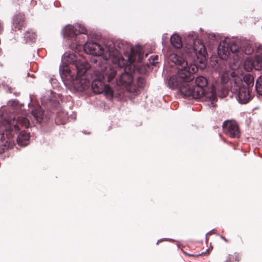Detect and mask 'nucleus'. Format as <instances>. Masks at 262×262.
Masks as SVG:
<instances>
[{"label": "nucleus", "instance_id": "f03ea898", "mask_svg": "<svg viewBox=\"0 0 262 262\" xmlns=\"http://www.w3.org/2000/svg\"><path fill=\"white\" fill-rule=\"evenodd\" d=\"M182 55L179 56L176 53H171L168 56V60L174 64L180 66L178 68V71L175 75H180V71L190 70V67L195 64H188V61H194L200 63H205L207 58L210 55L211 61L217 63L219 59L227 60L230 55V51L232 53L235 54L239 50H182Z\"/></svg>", "mask_w": 262, "mask_h": 262}, {"label": "nucleus", "instance_id": "4468645a", "mask_svg": "<svg viewBox=\"0 0 262 262\" xmlns=\"http://www.w3.org/2000/svg\"><path fill=\"white\" fill-rule=\"evenodd\" d=\"M84 74L81 76H78L76 74L75 79H73V84L74 86L79 91H83L87 89L90 85V81L87 78L84 77Z\"/></svg>", "mask_w": 262, "mask_h": 262}, {"label": "nucleus", "instance_id": "c756f323", "mask_svg": "<svg viewBox=\"0 0 262 262\" xmlns=\"http://www.w3.org/2000/svg\"><path fill=\"white\" fill-rule=\"evenodd\" d=\"M136 47L138 48V49H142V48H143L139 43L136 45Z\"/></svg>", "mask_w": 262, "mask_h": 262}, {"label": "nucleus", "instance_id": "2eb2a0df", "mask_svg": "<svg viewBox=\"0 0 262 262\" xmlns=\"http://www.w3.org/2000/svg\"><path fill=\"white\" fill-rule=\"evenodd\" d=\"M188 33H185L183 35V38L185 35ZM170 43L175 49H182L184 47L185 49H186L185 45V38H184V42H182L181 36L178 33H176L171 36L170 38Z\"/></svg>", "mask_w": 262, "mask_h": 262}, {"label": "nucleus", "instance_id": "4be33fe9", "mask_svg": "<svg viewBox=\"0 0 262 262\" xmlns=\"http://www.w3.org/2000/svg\"><path fill=\"white\" fill-rule=\"evenodd\" d=\"M144 83V79L142 77H139L137 79V86L132 84V87L130 89V92H138L139 88L143 86Z\"/></svg>", "mask_w": 262, "mask_h": 262}, {"label": "nucleus", "instance_id": "a211bd4d", "mask_svg": "<svg viewBox=\"0 0 262 262\" xmlns=\"http://www.w3.org/2000/svg\"><path fill=\"white\" fill-rule=\"evenodd\" d=\"M43 111L40 107L33 110L31 111L32 115L35 119L37 122L40 123L43 119Z\"/></svg>", "mask_w": 262, "mask_h": 262}, {"label": "nucleus", "instance_id": "72a5a7b5", "mask_svg": "<svg viewBox=\"0 0 262 262\" xmlns=\"http://www.w3.org/2000/svg\"><path fill=\"white\" fill-rule=\"evenodd\" d=\"M166 35H164L163 36V39H164L166 37Z\"/></svg>", "mask_w": 262, "mask_h": 262}, {"label": "nucleus", "instance_id": "5701e85b", "mask_svg": "<svg viewBox=\"0 0 262 262\" xmlns=\"http://www.w3.org/2000/svg\"><path fill=\"white\" fill-rule=\"evenodd\" d=\"M239 255L236 253L229 254L226 258L225 262H239Z\"/></svg>", "mask_w": 262, "mask_h": 262}, {"label": "nucleus", "instance_id": "dca6fc26", "mask_svg": "<svg viewBox=\"0 0 262 262\" xmlns=\"http://www.w3.org/2000/svg\"><path fill=\"white\" fill-rule=\"evenodd\" d=\"M18 134L16 141L18 145L20 146H26L29 143V139L30 138V134L27 133L25 131H19L16 134Z\"/></svg>", "mask_w": 262, "mask_h": 262}, {"label": "nucleus", "instance_id": "20e7f679", "mask_svg": "<svg viewBox=\"0 0 262 262\" xmlns=\"http://www.w3.org/2000/svg\"><path fill=\"white\" fill-rule=\"evenodd\" d=\"M28 128L30 123L28 117H18L13 120H4L0 123V153L5 152L14 143L13 137L20 130L19 125Z\"/></svg>", "mask_w": 262, "mask_h": 262}, {"label": "nucleus", "instance_id": "f3484780", "mask_svg": "<svg viewBox=\"0 0 262 262\" xmlns=\"http://www.w3.org/2000/svg\"><path fill=\"white\" fill-rule=\"evenodd\" d=\"M25 15L18 13L15 15L13 18V26L15 31L20 30L24 25Z\"/></svg>", "mask_w": 262, "mask_h": 262}, {"label": "nucleus", "instance_id": "2f4dec72", "mask_svg": "<svg viewBox=\"0 0 262 262\" xmlns=\"http://www.w3.org/2000/svg\"><path fill=\"white\" fill-rule=\"evenodd\" d=\"M221 238L225 242H228V240L224 237V236H221Z\"/></svg>", "mask_w": 262, "mask_h": 262}, {"label": "nucleus", "instance_id": "423d86ee", "mask_svg": "<svg viewBox=\"0 0 262 262\" xmlns=\"http://www.w3.org/2000/svg\"><path fill=\"white\" fill-rule=\"evenodd\" d=\"M116 73L117 71L114 67L108 65L106 63H103L100 66V70L95 71V77L91 84L94 93L96 94L102 93L105 85L104 81L106 79L108 82H111L115 77Z\"/></svg>", "mask_w": 262, "mask_h": 262}, {"label": "nucleus", "instance_id": "412c9836", "mask_svg": "<svg viewBox=\"0 0 262 262\" xmlns=\"http://www.w3.org/2000/svg\"><path fill=\"white\" fill-rule=\"evenodd\" d=\"M243 81L247 84V88L250 89V86L254 84V77L250 74H247L243 77Z\"/></svg>", "mask_w": 262, "mask_h": 262}, {"label": "nucleus", "instance_id": "6ab92c4d", "mask_svg": "<svg viewBox=\"0 0 262 262\" xmlns=\"http://www.w3.org/2000/svg\"><path fill=\"white\" fill-rule=\"evenodd\" d=\"M37 35L31 30L27 31L24 36L25 43L34 42L36 41Z\"/></svg>", "mask_w": 262, "mask_h": 262}, {"label": "nucleus", "instance_id": "39448f33", "mask_svg": "<svg viewBox=\"0 0 262 262\" xmlns=\"http://www.w3.org/2000/svg\"><path fill=\"white\" fill-rule=\"evenodd\" d=\"M72 50V52H66L62 57V65L60 67V73L62 77L65 75L66 77L70 76L72 77L71 71L68 67L69 63H72L75 68L76 74L78 76L85 74L87 69L83 64V62L80 61V54L82 51H84L87 54L94 55L96 59H98L97 55H98V50ZM95 58H94V59Z\"/></svg>", "mask_w": 262, "mask_h": 262}, {"label": "nucleus", "instance_id": "7c9ffc66", "mask_svg": "<svg viewBox=\"0 0 262 262\" xmlns=\"http://www.w3.org/2000/svg\"><path fill=\"white\" fill-rule=\"evenodd\" d=\"M245 53L246 54H250L252 53V52H251V50H245Z\"/></svg>", "mask_w": 262, "mask_h": 262}, {"label": "nucleus", "instance_id": "9d476101", "mask_svg": "<svg viewBox=\"0 0 262 262\" xmlns=\"http://www.w3.org/2000/svg\"><path fill=\"white\" fill-rule=\"evenodd\" d=\"M230 83L231 92L240 103L246 104L252 98L250 89L247 88L241 79H236Z\"/></svg>", "mask_w": 262, "mask_h": 262}, {"label": "nucleus", "instance_id": "b1692460", "mask_svg": "<svg viewBox=\"0 0 262 262\" xmlns=\"http://www.w3.org/2000/svg\"><path fill=\"white\" fill-rule=\"evenodd\" d=\"M255 89L260 95H262V76H259L256 81Z\"/></svg>", "mask_w": 262, "mask_h": 262}, {"label": "nucleus", "instance_id": "f257e3e1", "mask_svg": "<svg viewBox=\"0 0 262 262\" xmlns=\"http://www.w3.org/2000/svg\"><path fill=\"white\" fill-rule=\"evenodd\" d=\"M98 58L94 59L97 63L103 59L104 61H111L115 64L125 67V72L120 76L117 82L118 85H124L130 91L133 83V76L131 72H127V69L134 70L135 66L132 65L134 62H141L144 58L143 50H128L122 55L119 50H98Z\"/></svg>", "mask_w": 262, "mask_h": 262}, {"label": "nucleus", "instance_id": "7ed1b4c3", "mask_svg": "<svg viewBox=\"0 0 262 262\" xmlns=\"http://www.w3.org/2000/svg\"><path fill=\"white\" fill-rule=\"evenodd\" d=\"M189 68L188 71H180V75L178 74L171 76L168 81L169 88L179 90L186 97H191L194 99L205 97L210 99H215V96L212 92L206 93V89L190 83L194 78L193 74L198 69L196 65H192Z\"/></svg>", "mask_w": 262, "mask_h": 262}, {"label": "nucleus", "instance_id": "a878e982", "mask_svg": "<svg viewBox=\"0 0 262 262\" xmlns=\"http://www.w3.org/2000/svg\"><path fill=\"white\" fill-rule=\"evenodd\" d=\"M247 48L249 49H262V45L259 42H253L252 41H249L247 42Z\"/></svg>", "mask_w": 262, "mask_h": 262}, {"label": "nucleus", "instance_id": "473e14b6", "mask_svg": "<svg viewBox=\"0 0 262 262\" xmlns=\"http://www.w3.org/2000/svg\"><path fill=\"white\" fill-rule=\"evenodd\" d=\"M227 90H224V96H223V97H225L226 96V95H227Z\"/></svg>", "mask_w": 262, "mask_h": 262}, {"label": "nucleus", "instance_id": "393cba45", "mask_svg": "<svg viewBox=\"0 0 262 262\" xmlns=\"http://www.w3.org/2000/svg\"><path fill=\"white\" fill-rule=\"evenodd\" d=\"M76 30L77 33H78V36H79V34H86L88 33V31L85 28V27L81 24H75L74 25Z\"/></svg>", "mask_w": 262, "mask_h": 262}, {"label": "nucleus", "instance_id": "bb28decb", "mask_svg": "<svg viewBox=\"0 0 262 262\" xmlns=\"http://www.w3.org/2000/svg\"><path fill=\"white\" fill-rule=\"evenodd\" d=\"M104 95L108 98H112L113 97V91L108 85H105V89L103 91Z\"/></svg>", "mask_w": 262, "mask_h": 262}, {"label": "nucleus", "instance_id": "9b49d317", "mask_svg": "<svg viewBox=\"0 0 262 262\" xmlns=\"http://www.w3.org/2000/svg\"><path fill=\"white\" fill-rule=\"evenodd\" d=\"M257 52L254 59L247 58L244 62L245 69L248 71H251L253 68L256 70H262V50Z\"/></svg>", "mask_w": 262, "mask_h": 262}, {"label": "nucleus", "instance_id": "0eeeda50", "mask_svg": "<svg viewBox=\"0 0 262 262\" xmlns=\"http://www.w3.org/2000/svg\"><path fill=\"white\" fill-rule=\"evenodd\" d=\"M184 38L186 49H212L219 42L217 36L213 33L207 35L206 43L199 39V34L194 31L185 35Z\"/></svg>", "mask_w": 262, "mask_h": 262}, {"label": "nucleus", "instance_id": "cd10ccee", "mask_svg": "<svg viewBox=\"0 0 262 262\" xmlns=\"http://www.w3.org/2000/svg\"><path fill=\"white\" fill-rule=\"evenodd\" d=\"M159 56L157 55H153L150 57L149 59V63L152 66H156L159 63Z\"/></svg>", "mask_w": 262, "mask_h": 262}, {"label": "nucleus", "instance_id": "ddd939ff", "mask_svg": "<svg viewBox=\"0 0 262 262\" xmlns=\"http://www.w3.org/2000/svg\"><path fill=\"white\" fill-rule=\"evenodd\" d=\"M238 43L236 38L227 37L220 40L217 49H241V47H238Z\"/></svg>", "mask_w": 262, "mask_h": 262}, {"label": "nucleus", "instance_id": "6e6552de", "mask_svg": "<svg viewBox=\"0 0 262 262\" xmlns=\"http://www.w3.org/2000/svg\"><path fill=\"white\" fill-rule=\"evenodd\" d=\"M62 34L64 38L68 41L70 49H78L79 48H85V44L93 41L85 42V38L83 36H78L74 25H67L62 30Z\"/></svg>", "mask_w": 262, "mask_h": 262}, {"label": "nucleus", "instance_id": "f8f14e48", "mask_svg": "<svg viewBox=\"0 0 262 262\" xmlns=\"http://www.w3.org/2000/svg\"><path fill=\"white\" fill-rule=\"evenodd\" d=\"M224 133L232 138L239 137V129L236 122L229 121H225L222 125Z\"/></svg>", "mask_w": 262, "mask_h": 262}, {"label": "nucleus", "instance_id": "c85d7f7f", "mask_svg": "<svg viewBox=\"0 0 262 262\" xmlns=\"http://www.w3.org/2000/svg\"><path fill=\"white\" fill-rule=\"evenodd\" d=\"M184 253L189 256H192V257H199L201 256H203L206 254V252H202L201 253L198 254H191L187 253V252H184Z\"/></svg>", "mask_w": 262, "mask_h": 262}, {"label": "nucleus", "instance_id": "1a4fd4ad", "mask_svg": "<svg viewBox=\"0 0 262 262\" xmlns=\"http://www.w3.org/2000/svg\"><path fill=\"white\" fill-rule=\"evenodd\" d=\"M135 49L134 46L127 41L117 39L115 41L104 39L102 45L96 42H90L85 44L84 49Z\"/></svg>", "mask_w": 262, "mask_h": 262}, {"label": "nucleus", "instance_id": "aec40b11", "mask_svg": "<svg viewBox=\"0 0 262 262\" xmlns=\"http://www.w3.org/2000/svg\"><path fill=\"white\" fill-rule=\"evenodd\" d=\"M207 84L208 81L207 79L204 76H199L195 79L194 85L200 86L201 88H203V89H205Z\"/></svg>", "mask_w": 262, "mask_h": 262}]
</instances>
